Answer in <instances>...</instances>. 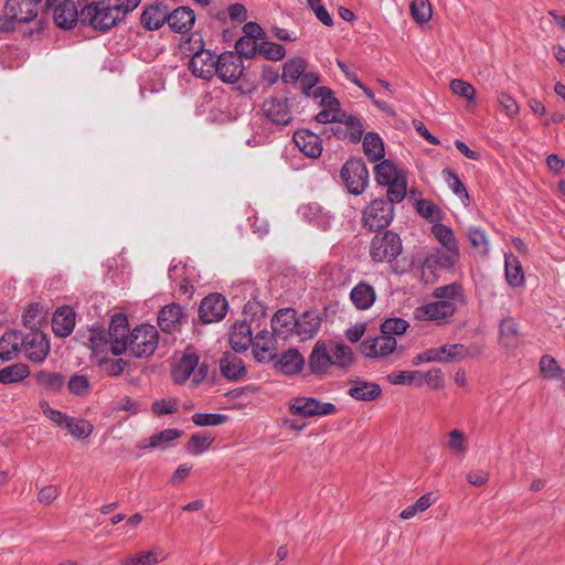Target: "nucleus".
<instances>
[{"instance_id":"obj_1","label":"nucleus","mask_w":565,"mask_h":565,"mask_svg":"<svg viewBox=\"0 0 565 565\" xmlns=\"http://www.w3.org/2000/svg\"><path fill=\"white\" fill-rule=\"evenodd\" d=\"M159 341V332L154 326L141 324L129 332L126 342H118L111 348L114 355L129 352L136 358H148L153 354Z\"/></svg>"},{"instance_id":"obj_2","label":"nucleus","mask_w":565,"mask_h":565,"mask_svg":"<svg viewBox=\"0 0 565 565\" xmlns=\"http://www.w3.org/2000/svg\"><path fill=\"white\" fill-rule=\"evenodd\" d=\"M374 178L379 185L386 186V196L392 202H402L406 196L407 180L391 160H382L374 167Z\"/></svg>"},{"instance_id":"obj_3","label":"nucleus","mask_w":565,"mask_h":565,"mask_svg":"<svg viewBox=\"0 0 565 565\" xmlns=\"http://www.w3.org/2000/svg\"><path fill=\"white\" fill-rule=\"evenodd\" d=\"M209 367L205 363H200L198 354L186 350L180 361L172 370L173 381L178 384L190 383L191 386H198L207 376Z\"/></svg>"},{"instance_id":"obj_4","label":"nucleus","mask_w":565,"mask_h":565,"mask_svg":"<svg viewBox=\"0 0 565 565\" xmlns=\"http://www.w3.org/2000/svg\"><path fill=\"white\" fill-rule=\"evenodd\" d=\"M41 0H8L4 17H0V30L13 29V22L29 23L39 14Z\"/></svg>"},{"instance_id":"obj_5","label":"nucleus","mask_w":565,"mask_h":565,"mask_svg":"<svg viewBox=\"0 0 565 565\" xmlns=\"http://www.w3.org/2000/svg\"><path fill=\"white\" fill-rule=\"evenodd\" d=\"M119 17L113 6L103 0L81 9V22L100 32H106L117 25Z\"/></svg>"},{"instance_id":"obj_6","label":"nucleus","mask_w":565,"mask_h":565,"mask_svg":"<svg viewBox=\"0 0 565 565\" xmlns=\"http://www.w3.org/2000/svg\"><path fill=\"white\" fill-rule=\"evenodd\" d=\"M387 196L372 200L363 211L362 222L370 231H379L391 224L394 217V204Z\"/></svg>"},{"instance_id":"obj_7","label":"nucleus","mask_w":565,"mask_h":565,"mask_svg":"<svg viewBox=\"0 0 565 565\" xmlns=\"http://www.w3.org/2000/svg\"><path fill=\"white\" fill-rule=\"evenodd\" d=\"M340 177L348 191L354 195L362 194L370 180L369 170L362 159L348 160L340 171Z\"/></svg>"},{"instance_id":"obj_8","label":"nucleus","mask_w":565,"mask_h":565,"mask_svg":"<svg viewBox=\"0 0 565 565\" xmlns=\"http://www.w3.org/2000/svg\"><path fill=\"white\" fill-rule=\"evenodd\" d=\"M401 252L402 241L399 236L392 231H386L382 235L374 236L371 242L370 255L375 262H391L395 259Z\"/></svg>"},{"instance_id":"obj_9","label":"nucleus","mask_w":565,"mask_h":565,"mask_svg":"<svg viewBox=\"0 0 565 565\" xmlns=\"http://www.w3.org/2000/svg\"><path fill=\"white\" fill-rule=\"evenodd\" d=\"M289 412L302 418L328 416L337 413L333 403L321 402L315 397L297 396L289 402Z\"/></svg>"},{"instance_id":"obj_10","label":"nucleus","mask_w":565,"mask_h":565,"mask_svg":"<svg viewBox=\"0 0 565 565\" xmlns=\"http://www.w3.org/2000/svg\"><path fill=\"white\" fill-rule=\"evenodd\" d=\"M315 98H320V105L323 107L316 116V120L320 124H334L343 121L345 114L340 109V103L334 97L333 92L326 87L320 86L313 92Z\"/></svg>"},{"instance_id":"obj_11","label":"nucleus","mask_w":565,"mask_h":565,"mask_svg":"<svg viewBox=\"0 0 565 565\" xmlns=\"http://www.w3.org/2000/svg\"><path fill=\"white\" fill-rule=\"evenodd\" d=\"M199 51L192 55L189 70L195 77L210 79L215 75L216 57L210 50L204 49L202 36H195Z\"/></svg>"},{"instance_id":"obj_12","label":"nucleus","mask_w":565,"mask_h":565,"mask_svg":"<svg viewBox=\"0 0 565 565\" xmlns=\"http://www.w3.org/2000/svg\"><path fill=\"white\" fill-rule=\"evenodd\" d=\"M456 310L454 302L437 300L416 308L414 316L417 320L445 324L449 322Z\"/></svg>"},{"instance_id":"obj_13","label":"nucleus","mask_w":565,"mask_h":565,"mask_svg":"<svg viewBox=\"0 0 565 565\" xmlns=\"http://www.w3.org/2000/svg\"><path fill=\"white\" fill-rule=\"evenodd\" d=\"M21 347L24 358L36 363L43 362L50 351L49 339L39 330H31L23 334V345Z\"/></svg>"},{"instance_id":"obj_14","label":"nucleus","mask_w":565,"mask_h":565,"mask_svg":"<svg viewBox=\"0 0 565 565\" xmlns=\"http://www.w3.org/2000/svg\"><path fill=\"white\" fill-rule=\"evenodd\" d=\"M46 9L52 11L54 22L58 28L72 29L81 20V11L72 0H46Z\"/></svg>"},{"instance_id":"obj_15","label":"nucleus","mask_w":565,"mask_h":565,"mask_svg":"<svg viewBox=\"0 0 565 565\" xmlns=\"http://www.w3.org/2000/svg\"><path fill=\"white\" fill-rule=\"evenodd\" d=\"M243 72L244 65L239 55L225 52L216 57L215 74L222 82L234 84L241 78Z\"/></svg>"},{"instance_id":"obj_16","label":"nucleus","mask_w":565,"mask_h":565,"mask_svg":"<svg viewBox=\"0 0 565 565\" xmlns=\"http://www.w3.org/2000/svg\"><path fill=\"white\" fill-rule=\"evenodd\" d=\"M264 116L277 126H287L292 121V113L288 99L285 97L271 96L262 105Z\"/></svg>"},{"instance_id":"obj_17","label":"nucleus","mask_w":565,"mask_h":565,"mask_svg":"<svg viewBox=\"0 0 565 565\" xmlns=\"http://www.w3.org/2000/svg\"><path fill=\"white\" fill-rule=\"evenodd\" d=\"M396 349V339L384 334L375 338H367L360 344L361 354L367 359H384L392 354Z\"/></svg>"},{"instance_id":"obj_18","label":"nucleus","mask_w":565,"mask_h":565,"mask_svg":"<svg viewBox=\"0 0 565 565\" xmlns=\"http://www.w3.org/2000/svg\"><path fill=\"white\" fill-rule=\"evenodd\" d=\"M228 303L221 294L206 296L200 305L199 317L203 323H213L222 320L227 312Z\"/></svg>"},{"instance_id":"obj_19","label":"nucleus","mask_w":565,"mask_h":565,"mask_svg":"<svg viewBox=\"0 0 565 565\" xmlns=\"http://www.w3.org/2000/svg\"><path fill=\"white\" fill-rule=\"evenodd\" d=\"M296 311L292 308L278 310L271 319L273 334L286 340L295 334L297 327Z\"/></svg>"},{"instance_id":"obj_20","label":"nucleus","mask_w":565,"mask_h":565,"mask_svg":"<svg viewBox=\"0 0 565 565\" xmlns=\"http://www.w3.org/2000/svg\"><path fill=\"white\" fill-rule=\"evenodd\" d=\"M292 140L297 148L308 158L317 159L322 153L321 138L307 129L297 130Z\"/></svg>"},{"instance_id":"obj_21","label":"nucleus","mask_w":565,"mask_h":565,"mask_svg":"<svg viewBox=\"0 0 565 565\" xmlns=\"http://www.w3.org/2000/svg\"><path fill=\"white\" fill-rule=\"evenodd\" d=\"M185 318L184 309L178 303H171L160 310L158 324L163 332L172 333L179 329Z\"/></svg>"},{"instance_id":"obj_22","label":"nucleus","mask_w":565,"mask_h":565,"mask_svg":"<svg viewBox=\"0 0 565 565\" xmlns=\"http://www.w3.org/2000/svg\"><path fill=\"white\" fill-rule=\"evenodd\" d=\"M273 333L267 330L259 331L252 342V351L255 360L260 363L274 361L276 354L274 353V339Z\"/></svg>"},{"instance_id":"obj_23","label":"nucleus","mask_w":565,"mask_h":565,"mask_svg":"<svg viewBox=\"0 0 565 565\" xmlns=\"http://www.w3.org/2000/svg\"><path fill=\"white\" fill-rule=\"evenodd\" d=\"M350 384L348 395L355 401L372 402L382 395V388L375 382L355 379Z\"/></svg>"},{"instance_id":"obj_24","label":"nucleus","mask_w":565,"mask_h":565,"mask_svg":"<svg viewBox=\"0 0 565 565\" xmlns=\"http://www.w3.org/2000/svg\"><path fill=\"white\" fill-rule=\"evenodd\" d=\"M331 359L326 342L318 341L308 359V365L312 374L323 376L329 373Z\"/></svg>"},{"instance_id":"obj_25","label":"nucleus","mask_w":565,"mask_h":565,"mask_svg":"<svg viewBox=\"0 0 565 565\" xmlns=\"http://www.w3.org/2000/svg\"><path fill=\"white\" fill-rule=\"evenodd\" d=\"M297 327L295 334L301 340L313 338L320 329L321 317L317 311L310 310L296 318Z\"/></svg>"},{"instance_id":"obj_26","label":"nucleus","mask_w":565,"mask_h":565,"mask_svg":"<svg viewBox=\"0 0 565 565\" xmlns=\"http://www.w3.org/2000/svg\"><path fill=\"white\" fill-rule=\"evenodd\" d=\"M75 327V312L71 307L58 308L52 319V329L58 337L70 335Z\"/></svg>"},{"instance_id":"obj_27","label":"nucleus","mask_w":565,"mask_h":565,"mask_svg":"<svg viewBox=\"0 0 565 565\" xmlns=\"http://www.w3.org/2000/svg\"><path fill=\"white\" fill-rule=\"evenodd\" d=\"M274 360L275 367L286 375L298 373L305 364L302 355L296 349H289L280 355L276 354Z\"/></svg>"},{"instance_id":"obj_28","label":"nucleus","mask_w":565,"mask_h":565,"mask_svg":"<svg viewBox=\"0 0 565 565\" xmlns=\"http://www.w3.org/2000/svg\"><path fill=\"white\" fill-rule=\"evenodd\" d=\"M253 342V330L250 324L238 321L233 324L230 333V344L236 352L247 350Z\"/></svg>"},{"instance_id":"obj_29","label":"nucleus","mask_w":565,"mask_h":565,"mask_svg":"<svg viewBox=\"0 0 565 565\" xmlns=\"http://www.w3.org/2000/svg\"><path fill=\"white\" fill-rule=\"evenodd\" d=\"M23 345V333L19 331H7L0 339V359L10 361L17 358Z\"/></svg>"},{"instance_id":"obj_30","label":"nucleus","mask_w":565,"mask_h":565,"mask_svg":"<svg viewBox=\"0 0 565 565\" xmlns=\"http://www.w3.org/2000/svg\"><path fill=\"white\" fill-rule=\"evenodd\" d=\"M168 8L160 3L147 7L140 18L142 26L147 30H158L168 20Z\"/></svg>"},{"instance_id":"obj_31","label":"nucleus","mask_w":565,"mask_h":565,"mask_svg":"<svg viewBox=\"0 0 565 565\" xmlns=\"http://www.w3.org/2000/svg\"><path fill=\"white\" fill-rule=\"evenodd\" d=\"M459 260L458 246H445L441 249H436L435 253L429 255L426 263L436 268L449 269L452 268Z\"/></svg>"},{"instance_id":"obj_32","label":"nucleus","mask_w":565,"mask_h":565,"mask_svg":"<svg viewBox=\"0 0 565 565\" xmlns=\"http://www.w3.org/2000/svg\"><path fill=\"white\" fill-rule=\"evenodd\" d=\"M350 299L358 310H366L375 302L376 292L371 285L361 281L352 288Z\"/></svg>"},{"instance_id":"obj_33","label":"nucleus","mask_w":565,"mask_h":565,"mask_svg":"<svg viewBox=\"0 0 565 565\" xmlns=\"http://www.w3.org/2000/svg\"><path fill=\"white\" fill-rule=\"evenodd\" d=\"M195 14L188 7H179L168 14V24L174 32H185L194 24Z\"/></svg>"},{"instance_id":"obj_34","label":"nucleus","mask_w":565,"mask_h":565,"mask_svg":"<svg viewBox=\"0 0 565 565\" xmlns=\"http://www.w3.org/2000/svg\"><path fill=\"white\" fill-rule=\"evenodd\" d=\"M222 375L231 381H238L246 374L243 360L234 354L227 353L220 360Z\"/></svg>"},{"instance_id":"obj_35","label":"nucleus","mask_w":565,"mask_h":565,"mask_svg":"<svg viewBox=\"0 0 565 565\" xmlns=\"http://www.w3.org/2000/svg\"><path fill=\"white\" fill-rule=\"evenodd\" d=\"M331 367L348 369L353 363V351L344 343H328Z\"/></svg>"},{"instance_id":"obj_36","label":"nucleus","mask_w":565,"mask_h":565,"mask_svg":"<svg viewBox=\"0 0 565 565\" xmlns=\"http://www.w3.org/2000/svg\"><path fill=\"white\" fill-rule=\"evenodd\" d=\"M182 431L175 428H167L157 434L151 435L148 439H143L138 444L139 449L164 448L169 443L180 438Z\"/></svg>"},{"instance_id":"obj_37","label":"nucleus","mask_w":565,"mask_h":565,"mask_svg":"<svg viewBox=\"0 0 565 565\" xmlns=\"http://www.w3.org/2000/svg\"><path fill=\"white\" fill-rule=\"evenodd\" d=\"M161 548L156 547L151 551H141L136 554H129L121 559V565H156L163 561Z\"/></svg>"},{"instance_id":"obj_38","label":"nucleus","mask_w":565,"mask_h":565,"mask_svg":"<svg viewBox=\"0 0 565 565\" xmlns=\"http://www.w3.org/2000/svg\"><path fill=\"white\" fill-rule=\"evenodd\" d=\"M129 337L128 333V321L124 315H116L111 318L108 338H109V350L115 347L118 342H126Z\"/></svg>"},{"instance_id":"obj_39","label":"nucleus","mask_w":565,"mask_h":565,"mask_svg":"<svg viewBox=\"0 0 565 565\" xmlns=\"http://www.w3.org/2000/svg\"><path fill=\"white\" fill-rule=\"evenodd\" d=\"M307 66V61L302 57H295L287 61L282 66V82L287 84L297 83L306 72Z\"/></svg>"},{"instance_id":"obj_40","label":"nucleus","mask_w":565,"mask_h":565,"mask_svg":"<svg viewBox=\"0 0 565 565\" xmlns=\"http://www.w3.org/2000/svg\"><path fill=\"white\" fill-rule=\"evenodd\" d=\"M505 279L512 287H520L524 282V273L519 258L512 254L505 255Z\"/></svg>"},{"instance_id":"obj_41","label":"nucleus","mask_w":565,"mask_h":565,"mask_svg":"<svg viewBox=\"0 0 565 565\" xmlns=\"http://www.w3.org/2000/svg\"><path fill=\"white\" fill-rule=\"evenodd\" d=\"M433 296L441 301L454 302L456 309L465 301L462 288L456 282L435 288Z\"/></svg>"},{"instance_id":"obj_42","label":"nucleus","mask_w":565,"mask_h":565,"mask_svg":"<svg viewBox=\"0 0 565 565\" xmlns=\"http://www.w3.org/2000/svg\"><path fill=\"white\" fill-rule=\"evenodd\" d=\"M363 150L370 161L375 162L383 159L384 145L380 136L375 132H367L363 139Z\"/></svg>"},{"instance_id":"obj_43","label":"nucleus","mask_w":565,"mask_h":565,"mask_svg":"<svg viewBox=\"0 0 565 565\" xmlns=\"http://www.w3.org/2000/svg\"><path fill=\"white\" fill-rule=\"evenodd\" d=\"M30 375V367L24 363H15L0 370V383H19Z\"/></svg>"},{"instance_id":"obj_44","label":"nucleus","mask_w":565,"mask_h":565,"mask_svg":"<svg viewBox=\"0 0 565 565\" xmlns=\"http://www.w3.org/2000/svg\"><path fill=\"white\" fill-rule=\"evenodd\" d=\"M519 323L513 318H505L500 323V342L507 348H513L519 340Z\"/></svg>"},{"instance_id":"obj_45","label":"nucleus","mask_w":565,"mask_h":565,"mask_svg":"<svg viewBox=\"0 0 565 565\" xmlns=\"http://www.w3.org/2000/svg\"><path fill=\"white\" fill-rule=\"evenodd\" d=\"M35 380L39 385L51 392L60 391L65 384L64 376L58 372L40 371L35 374Z\"/></svg>"},{"instance_id":"obj_46","label":"nucleus","mask_w":565,"mask_h":565,"mask_svg":"<svg viewBox=\"0 0 565 565\" xmlns=\"http://www.w3.org/2000/svg\"><path fill=\"white\" fill-rule=\"evenodd\" d=\"M63 427L78 439L87 438L93 431V425L88 420L71 416L67 417Z\"/></svg>"},{"instance_id":"obj_47","label":"nucleus","mask_w":565,"mask_h":565,"mask_svg":"<svg viewBox=\"0 0 565 565\" xmlns=\"http://www.w3.org/2000/svg\"><path fill=\"white\" fill-rule=\"evenodd\" d=\"M214 438L209 434H193L185 445V450L194 456L201 455L210 448Z\"/></svg>"},{"instance_id":"obj_48","label":"nucleus","mask_w":565,"mask_h":565,"mask_svg":"<svg viewBox=\"0 0 565 565\" xmlns=\"http://www.w3.org/2000/svg\"><path fill=\"white\" fill-rule=\"evenodd\" d=\"M386 377L393 385H422L423 374L420 371H398L390 373Z\"/></svg>"},{"instance_id":"obj_49","label":"nucleus","mask_w":565,"mask_h":565,"mask_svg":"<svg viewBox=\"0 0 565 565\" xmlns=\"http://www.w3.org/2000/svg\"><path fill=\"white\" fill-rule=\"evenodd\" d=\"M413 19L419 23H427L433 15V8L429 0H413L409 6Z\"/></svg>"},{"instance_id":"obj_50","label":"nucleus","mask_w":565,"mask_h":565,"mask_svg":"<svg viewBox=\"0 0 565 565\" xmlns=\"http://www.w3.org/2000/svg\"><path fill=\"white\" fill-rule=\"evenodd\" d=\"M435 498L431 493L423 494L414 504L408 505L401 512L403 520L414 518L417 513L426 511L434 502Z\"/></svg>"},{"instance_id":"obj_51","label":"nucleus","mask_w":565,"mask_h":565,"mask_svg":"<svg viewBox=\"0 0 565 565\" xmlns=\"http://www.w3.org/2000/svg\"><path fill=\"white\" fill-rule=\"evenodd\" d=\"M440 352L444 356V363L461 361L470 355L468 348L461 343L441 345Z\"/></svg>"},{"instance_id":"obj_52","label":"nucleus","mask_w":565,"mask_h":565,"mask_svg":"<svg viewBox=\"0 0 565 565\" xmlns=\"http://www.w3.org/2000/svg\"><path fill=\"white\" fill-rule=\"evenodd\" d=\"M67 388L70 393L76 396H86L90 392L89 379L84 374L75 373L70 377Z\"/></svg>"},{"instance_id":"obj_53","label":"nucleus","mask_w":565,"mask_h":565,"mask_svg":"<svg viewBox=\"0 0 565 565\" xmlns=\"http://www.w3.org/2000/svg\"><path fill=\"white\" fill-rule=\"evenodd\" d=\"M409 328V323L402 318H388L381 324V333L384 335H402Z\"/></svg>"},{"instance_id":"obj_54","label":"nucleus","mask_w":565,"mask_h":565,"mask_svg":"<svg viewBox=\"0 0 565 565\" xmlns=\"http://www.w3.org/2000/svg\"><path fill=\"white\" fill-rule=\"evenodd\" d=\"M540 370L543 377L548 380L559 379L563 374V369L558 365L557 361L551 355H543L541 358Z\"/></svg>"},{"instance_id":"obj_55","label":"nucleus","mask_w":565,"mask_h":565,"mask_svg":"<svg viewBox=\"0 0 565 565\" xmlns=\"http://www.w3.org/2000/svg\"><path fill=\"white\" fill-rule=\"evenodd\" d=\"M416 211L422 217L430 222H438L441 217L440 209L435 203L426 199L417 201Z\"/></svg>"},{"instance_id":"obj_56","label":"nucleus","mask_w":565,"mask_h":565,"mask_svg":"<svg viewBox=\"0 0 565 565\" xmlns=\"http://www.w3.org/2000/svg\"><path fill=\"white\" fill-rule=\"evenodd\" d=\"M431 233L436 239L445 246H458L452 230L441 223H436L431 227Z\"/></svg>"},{"instance_id":"obj_57","label":"nucleus","mask_w":565,"mask_h":565,"mask_svg":"<svg viewBox=\"0 0 565 565\" xmlns=\"http://www.w3.org/2000/svg\"><path fill=\"white\" fill-rule=\"evenodd\" d=\"M450 90L460 97L466 98L469 103L475 104L476 103V89L475 87L469 84L468 82H465L462 79H452L450 82Z\"/></svg>"},{"instance_id":"obj_58","label":"nucleus","mask_w":565,"mask_h":565,"mask_svg":"<svg viewBox=\"0 0 565 565\" xmlns=\"http://www.w3.org/2000/svg\"><path fill=\"white\" fill-rule=\"evenodd\" d=\"M345 122V131L348 135V139L352 142H358L361 140L364 127L361 122V120L355 116H347L344 117Z\"/></svg>"},{"instance_id":"obj_59","label":"nucleus","mask_w":565,"mask_h":565,"mask_svg":"<svg viewBox=\"0 0 565 565\" xmlns=\"http://www.w3.org/2000/svg\"><path fill=\"white\" fill-rule=\"evenodd\" d=\"M443 173L446 175V181L448 183V186L452 190V192L458 195L462 200H469V194L463 185V183L460 181L459 177L456 172L445 169Z\"/></svg>"},{"instance_id":"obj_60","label":"nucleus","mask_w":565,"mask_h":565,"mask_svg":"<svg viewBox=\"0 0 565 565\" xmlns=\"http://www.w3.org/2000/svg\"><path fill=\"white\" fill-rule=\"evenodd\" d=\"M448 447L455 455H465L468 447L465 434L459 429L449 433Z\"/></svg>"},{"instance_id":"obj_61","label":"nucleus","mask_w":565,"mask_h":565,"mask_svg":"<svg viewBox=\"0 0 565 565\" xmlns=\"http://www.w3.org/2000/svg\"><path fill=\"white\" fill-rule=\"evenodd\" d=\"M227 420V416L224 414H202L196 413L192 416V422L196 426H218Z\"/></svg>"},{"instance_id":"obj_62","label":"nucleus","mask_w":565,"mask_h":565,"mask_svg":"<svg viewBox=\"0 0 565 565\" xmlns=\"http://www.w3.org/2000/svg\"><path fill=\"white\" fill-rule=\"evenodd\" d=\"M258 49V44L256 40H253L250 38L242 36L237 40L235 44V50L237 55L245 56L247 58L253 57Z\"/></svg>"},{"instance_id":"obj_63","label":"nucleus","mask_w":565,"mask_h":565,"mask_svg":"<svg viewBox=\"0 0 565 565\" xmlns=\"http://www.w3.org/2000/svg\"><path fill=\"white\" fill-rule=\"evenodd\" d=\"M259 53L263 54L267 60L279 61L285 54V47L280 44L273 42H263L259 45Z\"/></svg>"},{"instance_id":"obj_64","label":"nucleus","mask_w":565,"mask_h":565,"mask_svg":"<svg viewBox=\"0 0 565 565\" xmlns=\"http://www.w3.org/2000/svg\"><path fill=\"white\" fill-rule=\"evenodd\" d=\"M179 402L175 398L158 399L152 403L151 409L157 416L169 415L178 412Z\"/></svg>"}]
</instances>
